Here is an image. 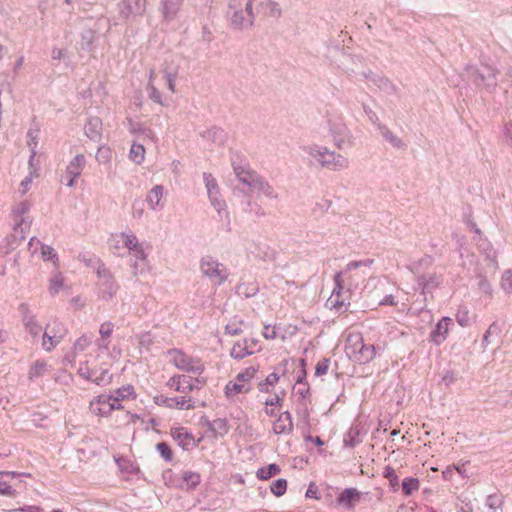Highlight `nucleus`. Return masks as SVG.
Segmentation results:
<instances>
[{
  "instance_id": "bb28decb",
  "label": "nucleus",
  "mask_w": 512,
  "mask_h": 512,
  "mask_svg": "<svg viewBox=\"0 0 512 512\" xmlns=\"http://www.w3.org/2000/svg\"><path fill=\"white\" fill-rule=\"evenodd\" d=\"M230 25L237 30H246L253 26L251 17H247L242 8L229 14Z\"/></svg>"
},
{
  "instance_id": "de8ad7c7",
  "label": "nucleus",
  "mask_w": 512,
  "mask_h": 512,
  "mask_svg": "<svg viewBox=\"0 0 512 512\" xmlns=\"http://www.w3.org/2000/svg\"><path fill=\"white\" fill-rule=\"evenodd\" d=\"M280 472V467L277 464H270L267 467H262L258 469L256 475L261 480H268L272 476L278 474Z\"/></svg>"
},
{
  "instance_id": "a211bd4d",
  "label": "nucleus",
  "mask_w": 512,
  "mask_h": 512,
  "mask_svg": "<svg viewBox=\"0 0 512 512\" xmlns=\"http://www.w3.org/2000/svg\"><path fill=\"white\" fill-rule=\"evenodd\" d=\"M119 9L125 18L141 16L146 10V0H121Z\"/></svg>"
},
{
  "instance_id": "e2e57ef3",
  "label": "nucleus",
  "mask_w": 512,
  "mask_h": 512,
  "mask_svg": "<svg viewBox=\"0 0 512 512\" xmlns=\"http://www.w3.org/2000/svg\"><path fill=\"white\" fill-rule=\"evenodd\" d=\"M4 503L2 502V510L8 512H42V509L39 506H24L21 508H15L14 505L7 504L6 507H3Z\"/></svg>"
},
{
  "instance_id": "338daca9",
  "label": "nucleus",
  "mask_w": 512,
  "mask_h": 512,
  "mask_svg": "<svg viewBox=\"0 0 512 512\" xmlns=\"http://www.w3.org/2000/svg\"><path fill=\"white\" fill-rule=\"evenodd\" d=\"M457 322L460 326L466 327L470 324L469 312L466 309L459 310L456 315Z\"/></svg>"
},
{
  "instance_id": "052dcab7",
  "label": "nucleus",
  "mask_w": 512,
  "mask_h": 512,
  "mask_svg": "<svg viewBox=\"0 0 512 512\" xmlns=\"http://www.w3.org/2000/svg\"><path fill=\"white\" fill-rule=\"evenodd\" d=\"M382 135L393 147H396V148L404 147L403 141L399 137H397L395 134H393L389 129L383 128Z\"/></svg>"
},
{
  "instance_id": "e433bc0d",
  "label": "nucleus",
  "mask_w": 512,
  "mask_h": 512,
  "mask_svg": "<svg viewBox=\"0 0 512 512\" xmlns=\"http://www.w3.org/2000/svg\"><path fill=\"white\" fill-rule=\"evenodd\" d=\"M201 482V476L197 472L185 471L182 475V483L180 488L185 490H192L197 487Z\"/></svg>"
},
{
  "instance_id": "0eeeda50",
  "label": "nucleus",
  "mask_w": 512,
  "mask_h": 512,
  "mask_svg": "<svg viewBox=\"0 0 512 512\" xmlns=\"http://www.w3.org/2000/svg\"><path fill=\"white\" fill-rule=\"evenodd\" d=\"M29 476L26 473L14 471H2V497H16L26 489L24 477Z\"/></svg>"
},
{
  "instance_id": "a19ab883",
  "label": "nucleus",
  "mask_w": 512,
  "mask_h": 512,
  "mask_svg": "<svg viewBox=\"0 0 512 512\" xmlns=\"http://www.w3.org/2000/svg\"><path fill=\"white\" fill-rule=\"evenodd\" d=\"M129 158L136 164H141L145 158V148L142 144L133 143L130 148Z\"/></svg>"
},
{
  "instance_id": "6e6552de",
  "label": "nucleus",
  "mask_w": 512,
  "mask_h": 512,
  "mask_svg": "<svg viewBox=\"0 0 512 512\" xmlns=\"http://www.w3.org/2000/svg\"><path fill=\"white\" fill-rule=\"evenodd\" d=\"M171 362L179 370L201 374L204 371V364L200 359L187 355L182 350L172 349L168 352Z\"/></svg>"
},
{
  "instance_id": "ddd939ff",
  "label": "nucleus",
  "mask_w": 512,
  "mask_h": 512,
  "mask_svg": "<svg viewBox=\"0 0 512 512\" xmlns=\"http://www.w3.org/2000/svg\"><path fill=\"white\" fill-rule=\"evenodd\" d=\"M329 132L332 137L334 145L339 149L343 150L347 147H351L353 144V137L344 123H333L329 127Z\"/></svg>"
},
{
  "instance_id": "2f4dec72",
  "label": "nucleus",
  "mask_w": 512,
  "mask_h": 512,
  "mask_svg": "<svg viewBox=\"0 0 512 512\" xmlns=\"http://www.w3.org/2000/svg\"><path fill=\"white\" fill-rule=\"evenodd\" d=\"M35 155H36V152L34 149H32L31 155L29 158V164H30L32 170L20 183L19 192L21 193V195L26 194V192L30 189L33 179H35L39 176L37 168H33V160L35 158Z\"/></svg>"
},
{
  "instance_id": "393cba45",
  "label": "nucleus",
  "mask_w": 512,
  "mask_h": 512,
  "mask_svg": "<svg viewBox=\"0 0 512 512\" xmlns=\"http://www.w3.org/2000/svg\"><path fill=\"white\" fill-rule=\"evenodd\" d=\"M253 191H257L261 193L264 197L270 200H278L279 193L264 177L259 176L257 181L254 183L251 188Z\"/></svg>"
},
{
  "instance_id": "c85d7f7f",
  "label": "nucleus",
  "mask_w": 512,
  "mask_h": 512,
  "mask_svg": "<svg viewBox=\"0 0 512 512\" xmlns=\"http://www.w3.org/2000/svg\"><path fill=\"white\" fill-rule=\"evenodd\" d=\"M183 3V0H161V12L165 20L171 21L173 20L180 7Z\"/></svg>"
},
{
  "instance_id": "603ef678",
  "label": "nucleus",
  "mask_w": 512,
  "mask_h": 512,
  "mask_svg": "<svg viewBox=\"0 0 512 512\" xmlns=\"http://www.w3.org/2000/svg\"><path fill=\"white\" fill-rule=\"evenodd\" d=\"M500 287L506 294H512V269H507L502 273Z\"/></svg>"
},
{
  "instance_id": "6e6d98bb",
  "label": "nucleus",
  "mask_w": 512,
  "mask_h": 512,
  "mask_svg": "<svg viewBox=\"0 0 512 512\" xmlns=\"http://www.w3.org/2000/svg\"><path fill=\"white\" fill-rule=\"evenodd\" d=\"M133 392V387L131 385H128L115 390L113 393L109 395L112 396L113 399L117 398V402L121 404V401L131 396Z\"/></svg>"
},
{
  "instance_id": "13d9d810",
  "label": "nucleus",
  "mask_w": 512,
  "mask_h": 512,
  "mask_svg": "<svg viewBox=\"0 0 512 512\" xmlns=\"http://www.w3.org/2000/svg\"><path fill=\"white\" fill-rule=\"evenodd\" d=\"M147 263H148V259L147 260H138V259L134 258V261H132L130 264L132 274L135 277H137V276L145 273L147 270Z\"/></svg>"
},
{
  "instance_id": "49530a36",
  "label": "nucleus",
  "mask_w": 512,
  "mask_h": 512,
  "mask_svg": "<svg viewBox=\"0 0 512 512\" xmlns=\"http://www.w3.org/2000/svg\"><path fill=\"white\" fill-rule=\"evenodd\" d=\"M420 487L419 480L413 477H406L402 481V491L405 496H410L413 492L417 491Z\"/></svg>"
},
{
  "instance_id": "a18cd8bd",
  "label": "nucleus",
  "mask_w": 512,
  "mask_h": 512,
  "mask_svg": "<svg viewBox=\"0 0 512 512\" xmlns=\"http://www.w3.org/2000/svg\"><path fill=\"white\" fill-rule=\"evenodd\" d=\"M64 287V278L57 272L49 281L48 291L51 296H55Z\"/></svg>"
},
{
  "instance_id": "58836bf2",
  "label": "nucleus",
  "mask_w": 512,
  "mask_h": 512,
  "mask_svg": "<svg viewBox=\"0 0 512 512\" xmlns=\"http://www.w3.org/2000/svg\"><path fill=\"white\" fill-rule=\"evenodd\" d=\"M359 498V492L355 488H346L338 497V502L348 508L353 507V502Z\"/></svg>"
},
{
  "instance_id": "f03ea898",
  "label": "nucleus",
  "mask_w": 512,
  "mask_h": 512,
  "mask_svg": "<svg viewBox=\"0 0 512 512\" xmlns=\"http://www.w3.org/2000/svg\"><path fill=\"white\" fill-rule=\"evenodd\" d=\"M30 210V203L27 200L17 203L11 211L13 233L8 240V247L14 249V245L26 237L31 226V220L26 216Z\"/></svg>"
},
{
  "instance_id": "37998d69",
  "label": "nucleus",
  "mask_w": 512,
  "mask_h": 512,
  "mask_svg": "<svg viewBox=\"0 0 512 512\" xmlns=\"http://www.w3.org/2000/svg\"><path fill=\"white\" fill-rule=\"evenodd\" d=\"M41 256L44 261H51L55 267L59 266V257L52 246L41 244Z\"/></svg>"
},
{
  "instance_id": "9b49d317",
  "label": "nucleus",
  "mask_w": 512,
  "mask_h": 512,
  "mask_svg": "<svg viewBox=\"0 0 512 512\" xmlns=\"http://www.w3.org/2000/svg\"><path fill=\"white\" fill-rule=\"evenodd\" d=\"M66 329L57 321L46 326L42 335V348L49 352L53 350L64 338Z\"/></svg>"
},
{
  "instance_id": "79ce46f5",
  "label": "nucleus",
  "mask_w": 512,
  "mask_h": 512,
  "mask_svg": "<svg viewBox=\"0 0 512 512\" xmlns=\"http://www.w3.org/2000/svg\"><path fill=\"white\" fill-rule=\"evenodd\" d=\"M480 251L485 255V259L495 268L498 269L497 253L493 246L486 242L480 246Z\"/></svg>"
},
{
  "instance_id": "72a5a7b5",
  "label": "nucleus",
  "mask_w": 512,
  "mask_h": 512,
  "mask_svg": "<svg viewBox=\"0 0 512 512\" xmlns=\"http://www.w3.org/2000/svg\"><path fill=\"white\" fill-rule=\"evenodd\" d=\"M165 403L170 408L189 410L194 408V403L191 398L185 396L170 397L165 399Z\"/></svg>"
},
{
  "instance_id": "774afa93",
  "label": "nucleus",
  "mask_w": 512,
  "mask_h": 512,
  "mask_svg": "<svg viewBox=\"0 0 512 512\" xmlns=\"http://www.w3.org/2000/svg\"><path fill=\"white\" fill-rule=\"evenodd\" d=\"M242 323V321H239V323L229 322L225 327L226 333L232 336L240 334L242 332Z\"/></svg>"
},
{
  "instance_id": "f3484780",
  "label": "nucleus",
  "mask_w": 512,
  "mask_h": 512,
  "mask_svg": "<svg viewBox=\"0 0 512 512\" xmlns=\"http://www.w3.org/2000/svg\"><path fill=\"white\" fill-rule=\"evenodd\" d=\"M19 311L27 333H29L34 339L39 338L42 332V326L37 322L28 305L25 303L20 304Z\"/></svg>"
},
{
  "instance_id": "69168bd1",
  "label": "nucleus",
  "mask_w": 512,
  "mask_h": 512,
  "mask_svg": "<svg viewBox=\"0 0 512 512\" xmlns=\"http://www.w3.org/2000/svg\"><path fill=\"white\" fill-rule=\"evenodd\" d=\"M329 369V360L326 358L321 359L317 362L315 367V375L316 376H322L327 373Z\"/></svg>"
},
{
  "instance_id": "f8f14e48",
  "label": "nucleus",
  "mask_w": 512,
  "mask_h": 512,
  "mask_svg": "<svg viewBox=\"0 0 512 512\" xmlns=\"http://www.w3.org/2000/svg\"><path fill=\"white\" fill-rule=\"evenodd\" d=\"M467 72L473 77L476 85H484L489 89H494L497 86L498 70L490 65L484 66V71H479L474 67H467Z\"/></svg>"
},
{
  "instance_id": "6ab92c4d",
  "label": "nucleus",
  "mask_w": 512,
  "mask_h": 512,
  "mask_svg": "<svg viewBox=\"0 0 512 512\" xmlns=\"http://www.w3.org/2000/svg\"><path fill=\"white\" fill-rule=\"evenodd\" d=\"M232 166L238 181L247 187L252 188L260 175L255 171H252L248 165H242L233 162Z\"/></svg>"
},
{
  "instance_id": "3c124183",
  "label": "nucleus",
  "mask_w": 512,
  "mask_h": 512,
  "mask_svg": "<svg viewBox=\"0 0 512 512\" xmlns=\"http://www.w3.org/2000/svg\"><path fill=\"white\" fill-rule=\"evenodd\" d=\"M503 503L504 499L500 494L495 493L487 496L486 506L492 511L501 510Z\"/></svg>"
},
{
  "instance_id": "0e129e2a",
  "label": "nucleus",
  "mask_w": 512,
  "mask_h": 512,
  "mask_svg": "<svg viewBox=\"0 0 512 512\" xmlns=\"http://www.w3.org/2000/svg\"><path fill=\"white\" fill-rule=\"evenodd\" d=\"M156 449L165 461H170L172 459V451L166 443H158L156 445Z\"/></svg>"
},
{
  "instance_id": "c03bdc74",
  "label": "nucleus",
  "mask_w": 512,
  "mask_h": 512,
  "mask_svg": "<svg viewBox=\"0 0 512 512\" xmlns=\"http://www.w3.org/2000/svg\"><path fill=\"white\" fill-rule=\"evenodd\" d=\"M95 158L99 164L107 165L111 163L112 151L110 147L101 145L96 152Z\"/></svg>"
},
{
  "instance_id": "1a4fd4ad",
  "label": "nucleus",
  "mask_w": 512,
  "mask_h": 512,
  "mask_svg": "<svg viewBox=\"0 0 512 512\" xmlns=\"http://www.w3.org/2000/svg\"><path fill=\"white\" fill-rule=\"evenodd\" d=\"M123 406L109 394L94 397L89 403L90 412L97 417H107L112 411L122 409Z\"/></svg>"
},
{
  "instance_id": "39448f33",
  "label": "nucleus",
  "mask_w": 512,
  "mask_h": 512,
  "mask_svg": "<svg viewBox=\"0 0 512 512\" xmlns=\"http://www.w3.org/2000/svg\"><path fill=\"white\" fill-rule=\"evenodd\" d=\"M121 245L126 249L130 256L138 260H147L150 245L145 242H141L137 235L129 228L118 233Z\"/></svg>"
},
{
  "instance_id": "2eb2a0df",
  "label": "nucleus",
  "mask_w": 512,
  "mask_h": 512,
  "mask_svg": "<svg viewBox=\"0 0 512 512\" xmlns=\"http://www.w3.org/2000/svg\"><path fill=\"white\" fill-rule=\"evenodd\" d=\"M86 165V157L84 154H76L67 164L64 178L65 185L72 188L76 184L77 178L82 174Z\"/></svg>"
},
{
  "instance_id": "473e14b6",
  "label": "nucleus",
  "mask_w": 512,
  "mask_h": 512,
  "mask_svg": "<svg viewBox=\"0 0 512 512\" xmlns=\"http://www.w3.org/2000/svg\"><path fill=\"white\" fill-rule=\"evenodd\" d=\"M49 364L43 359H38L33 362L28 371V379L34 380L44 376L49 371Z\"/></svg>"
},
{
  "instance_id": "f704fd0d",
  "label": "nucleus",
  "mask_w": 512,
  "mask_h": 512,
  "mask_svg": "<svg viewBox=\"0 0 512 512\" xmlns=\"http://www.w3.org/2000/svg\"><path fill=\"white\" fill-rule=\"evenodd\" d=\"M259 291L256 281L240 282L236 287V294L245 298L255 296Z\"/></svg>"
},
{
  "instance_id": "423d86ee",
  "label": "nucleus",
  "mask_w": 512,
  "mask_h": 512,
  "mask_svg": "<svg viewBox=\"0 0 512 512\" xmlns=\"http://www.w3.org/2000/svg\"><path fill=\"white\" fill-rule=\"evenodd\" d=\"M97 264L96 275L98 278V296L104 301H109L116 295L119 286L110 270L107 269L99 259H97Z\"/></svg>"
},
{
  "instance_id": "4d7b16f0",
  "label": "nucleus",
  "mask_w": 512,
  "mask_h": 512,
  "mask_svg": "<svg viewBox=\"0 0 512 512\" xmlns=\"http://www.w3.org/2000/svg\"><path fill=\"white\" fill-rule=\"evenodd\" d=\"M286 489H287V481L282 478L275 480L270 486L271 492L277 497L284 495L286 492Z\"/></svg>"
},
{
  "instance_id": "4468645a",
  "label": "nucleus",
  "mask_w": 512,
  "mask_h": 512,
  "mask_svg": "<svg viewBox=\"0 0 512 512\" xmlns=\"http://www.w3.org/2000/svg\"><path fill=\"white\" fill-rule=\"evenodd\" d=\"M373 260L372 259H364V260H360V261H352V262H349L345 269L341 272H337L335 275H334V283H335V287L333 289V292H332V296L331 298H333L334 295H336V297H338L343 288H344V279L343 277L345 275H347L348 273L352 272V271H355L361 267H366L367 269H370V267L372 266L373 264Z\"/></svg>"
},
{
  "instance_id": "09e8293b",
  "label": "nucleus",
  "mask_w": 512,
  "mask_h": 512,
  "mask_svg": "<svg viewBox=\"0 0 512 512\" xmlns=\"http://www.w3.org/2000/svg\"><path fill=\"white\" fill-rule=\"evenodd\" d=\"M280 376L278 373L273 372L269 374L266 379L259 383V390L261 392H270L271 388L275 386V384L279 381Z\"/></svg>"
},
{
  "instance_id": "b1692460",
  "label": "nucleus",
  "mask_w": 512,
  "mask_h": 512,
  "mask_svg": "<svg viewBox=\"0 0 512 512\" xmlns=\"http://www.w3.org/2000/svg\"><path fill=\"white\" fill-rule=\"evenodd\" d=\"M164 187L162 185H155L146 196L148 207L153 211L162 210L165 206L164 200Z\"/></svg>"
},
{
  "instance_id": "c9c22d12",
  "label": "nucleus",
  "mask_w": 512,
  "mask_h": 512,
  "mask_svg": "<svg viewBox=\"0 0 512 512\" xmlns=\"http://www.w3.org/2000/svg\"><path fill=\"white\" fill-rule=\"evenodd\" d=\"M208 197L211 201L212 206L218 212V214L222 217V213L227 216L226 211V203L222 199L219 188L207 191Z\"/></svg>"
},
{
  "instance_id": "20e7f679",
  "label": "nucleus",
  "mask_w": 512,
  "mask_h": 512,
  "mask_svg": "<svg viewBox=\"0 0 512 512\" xmlns=\"http://www.w3.org/2000/svg\"><path fill=\"white\" fill-rule=\"evenodd\" d=\"M345 352L351 359L361 364L372 361L376 356L375 346L365 344L363 336L359 332L348 335Z\"/></svg>"
},
{
  "instance_id": "dca6fc26",
  "label": "nucleus",
  "mask_w": 512,
  "mask_h": 512,
  "mask_svg": "<svg viewBox=\"0 0 512 512\" xmlns=\"http://www.w3.org/2000/svg\"><path fill=\"white\" fill-rule=\"evenodd\" d=\"M78 374L89 381L96 383L97 385H105L109 384L111 381V375L107 369H102L99 373L98 371L91 369L88 366L87 362L81 363L78 368Z\"/></svg>"
},
{
  "instance_id": "8fccbe9b",
  "label": "nucleus",
  "mask_w": 512,
  "mask_h": 512,
  "mask_svg": "<svg viewBox=\"0 0 512 512\" xmlns=\"http://www.w3.org/2000/svg\"><path fill=\"white\" fill-rule=\"evenodd\" d=\"M361 442L359 431L356 429L350 430L344 435L343 443L345 447L354 448Z\"/></svg>"
},
{
  "instance_id": "4c0bfd02",
  "label": "nucleus",
  "mask_w": 512,
  "mask_h": 512,
  "mask_svg": "<svg viewBox=\"0 0 512 512\" xmlns=\"http://www.w3.org/2000/svg\"><path fill=\"white\" fill-rule=\"evenodd\" d=\"M208 428L215 437H223L229 431L228 421L224 418H217L208 422Z\"/></svg>"
},
{
  "instance_id": "a878e982",
  "label": "nucleus",
  "mask_w": 512,
  "mask_h": 512,
  "mask_svg": "<svg viewBox=\"0 0 512 512\" xmlns=\"http://www.w3.org/2000/svg\"><path fill=\"white\" fill-rule=\"evenodd\" d=\"M257 14L277 19L281 16L282 10L279 3L274 0H258Z\"/></svg>"
},
{
  "instance_id": "680f3d73",
  "label": "nucleus",
  "mask_w": 512,
  "mask_h": 512,
  "mask_svg": "<svg viewBox=\"0 0 512 512\" xmlns=\"http://www.w3.org/2000/svg\"><path fill=\"white\" fill-rule=\"evenodd\" d=\"M383 475L385 478L389 480L391 487L396 490L399 485V477L396 474L394 468L391 466H386L383 471Z\"/></svg>"
},
{
  "instance_id": "cd10ccee",
  "label": "nucleus",
  "mask_w": 512,
  "mask_h": 512,
  "mask_svg": "<svg viewBox=\"0 0 512 512\" xmlns=\"http://www.w3.org/2000/svg\"><path fill=\"white\" fill-rule=\"evenodd\" d=\"M85 135L92 141H99L102 136V121L99 117H90L84 126Z\"/></svg>"
},
{
  "instance_id": "5701e85b",
  "label": "nucleus",
  "mask_w": 512,
  "mask_h": 512,
  "mask_svg": "<svg viewBox=\"0 0 512 512\" xmlns=\"http://www.w3.org/2000/svg\"><path fill=\"white\" fill-rule=\"evenodd\" d=\"M195 382H198V381L193 380V378H191L189 376L177 375V376L171 377L169 379L167 385L177 392L188 393V392H191L193 389L197 388V386L195 385Z\"/></svg>"
},
{
  "instance_id": "c756f323",
  "label": "nucleus",
  "mask_w": 512,
  "mask_h": 512,
  "mask_svg": "<svg viewBox=\"0 0 512 512\" xmlns=\"http://www.w3.org/2000/svg\"><path fill=\"white\" fill-rule=\"evenodd\" d=\"M255 352H257V349H252V345H249L248 339H243L233 345L230 355L234 359H243L244 357L252 355Z\"/></svg>"
},
{
  "instance_id": "aec40b11",
  "label": "nucleus",
  "mask_w": 512,
  "mask_h": 512,
  "mask_svg": "<svg viewBox=\"0 0 512 512\" xmlns=\"http://www.w3.org/2000/svg\"><path fill=\"white\" fill-rule=\"evenodd\" d=\"M451 324L452 319L450 317L441 318L430 333V341L437 346L442 344L447 338Z\"/></svg>"
},
{
  "instance_id": "f257e3e1",
  "label": "nucleus",
  "mask_w": 512,
  "mask_h": 512,
  "mask_svg": "<svg viewBox=\"0 0 512 512\" xmlns=\"http://www.w3.org/2000/svg\"><path fill=\"white\" fill-rule=\"evenodd\" d=\"M303 159L310 167L339 172L349 167V160L344 155L319 144L301 147Z\"/></svg>"
},
{
  "instance_id": "7ed1b4c3",
  "label": "nucleus",
  "mask_w": 512,
  "mask_h": 512,
  "mask_svg": "<svg viewBox=\"0 0 512 512\" xmlns=\"http://www.w3.org/2000/svg\"><path fill=\"white\" fill-rule=\"evenodd\" d=\"M199 271L203 278L208 279L212 284L220 286L225 283L229 276V268L213 255H204L199 260Z\"/></svg>"
},
{
  "instance_id": "9d476101",
  "label": "nucleus",
  "mask_w": 512,
  "mask_h": 512,
  "mask_svg": "<svg viewBox=\"0 0 512 512\" xmlns=\"http://www.w3.org/2000/svg\"><path fill=\"white\" fill-rule=\"evenodd\" d=\"M257 368L254 366L247 367L244 371L240 372L236 376L235 382H229L226 384L224 392L228 398H232L239 393H247L250 387L245 385V382H249L255 377Z\"/></svg>"
},
{
  "instance_id": "ea45409f",
  "label": "nucleus",
  "mask_w": 512,
  "mask_h": 512,
  "mask_svg": "<svg viewBox=\"0 0 512 512\" xmlns=\"http://www.w3.org/2000/svg\"><path fill=\"white\" fill-rule=\"evenodd\" d=\"M417 284L423 292L430 290L433 287L438 286L439 281L436 275H421L417 278Z\"/></svg>"
},
{
  "instance_id": "bf43d9fd",
  "label": "nucleus",
  "mask_w": 512,
  "mask_h": 512,
  "mask_svg": "<svg viewBox=\"0 0 512 512\" xmlns=\"http://www.w3.org/2000/svg\"><path fill=\"white\" fill-rule=\"evenodd\" d=\"M172 434L174 439L179 442V445L183 447L187 446L192 439L191 435L184 428L176 429Z\"/></svg>"
},
{
  "instance_id": "4be33fe9",
  "label": "nucleus",
  "mask_w": 512,
  "mask_h": 512,
  "mask_svg": "<svg viewBox=\"0 0 512 512\" xmlns=\"http://www.w3.org/2000/svg\"><path fill=\"white\" fill-rule=\"evenodd\" d=\"M293 420L289 411L282 412L272 423V430L276 435H289L293 431Z\"/></svg>"
},
{
  "instance_id": "864d4df0",
  "label": "nucleus",
  "mask_w": 512,
  "mask_h": 512,
  "mask_svg": "<svg viewBox=\"0 0 512 512\" xmlns=\"http://www.w3.org/2000/svg\"><path fill=\"white\" fill-rule=\"evenodd\" d=\"M91 342V337L87 335H82L81 337H79L73 345L74 356H76L78 353L85 351L87 347L91 344Z\"/></svg>"
},
{
  "instance_id": "5fc2aeb1",
  "label": "nucleus",
  "mask_w": 512,
  "mask_h": 512,
  "mask_svg": "<svg viewBox=\"0 0 512 512\" xmlns=\"http://www.w3.org/2000/svg\"><path fill=\"white\" fill-rule=\"evenodd\" d=\"M147 92H148V97L150 100H152L153 102L161 105V106H165L166 103L164 102L163 98H162V95L160 93V91L155 87L154 83H147Z\"/></svg>"
},
{
  "instance_id": "7c9ffc66",
  "label": "nucleus",
  "mask_w": 512,
  "mask_h": 512,
  "mask_svg": "<svg viewBox=\"0 0 512 512\" xmlns=\"http://www.w3.org/2000/svg\"><path fill=\"white\" fill-rule=\"evenodd\" d=\"M114 324L110 321L103 322L99 328L100 339L98 347L100 350H107L109 348V338L112 335Z\"/></svg>"
},
{
  "instance_id": "412c9836",
  "label": "nucleus",
  "mask_w": 512,
  "mask_h": 512,
  "mask_svg": "<svg viewBox=\"0 0 512 512\" xmlns=\"http://www.w3.org/2000/svg\"><path fill=\"white\" fill-rule=\"evenodd\" d=\"M179 66L175 62L173 57H169L165 60L162 68L164 78L167 83V87L171 93L176 92V77L178 75Z\"/></svg>"
}]
</instances>
